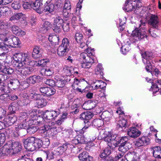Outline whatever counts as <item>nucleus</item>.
<instances>
[{
	"mask_svg": "<svg viewBox=\"0 0 161 161\" xmlns=\"http://www.w3.org/2000/svg\"><path fill=\"white\" fill-rule=\"evenodd\" d=\"M41 2V0H36L34 2L31 3L32 6L31 8L39 14H41L42 12L41 6L42 5V3Z\"/></svg>",
	"mask_w": 161,
	"mask_h": 161,
	"instance_id": "obj_21",
	"label": "nucleus"
},
{
	"mask_svg": "<svg viewBox=\"0 0 161 161\" xmlns=\"http://www.w3.org/2000/svg\"><path fill=\"white\" fill-rule=\"evenodd\" d=\"M9 10V8L7 6L0 7V17L1 16H5Z\"/></svg>",
	"mask_w": 161,
	"mask_h": 161,
	"instance_id": "obj_37",
	"label": "nucleus"
},
{
	"mask_svg": "<svg viewBox=\"0 0 161 161\" xmlns=\"http://www.w3.org/2000/svg\"><path fill=\"white\" fill-rule=\"evenodd\" d=\"M53 82V84H52L53 86H56L58 87H63L64 86V80H57L55 81L54 80H51V82Z\"/></svg>",
	"mask_w": 161,
	"mask_h": 161,
	"instance_id": "obj_35",
	"label": "nucleus"
},
{
	"mask_svg": "<svg viewBox=\"0 0 161 161\" xmlns=\"http://www.w3.org/2000/svg\"><path fill=\"white\" fill-rule=\"evenodd\" d=\"M70 10H68L67 8L64 7V9L63 10V15L66 17H68L69 16V11Z\"/></svg>",
	"mask_w": 161,
	"mask_h": 161,
	"instance_id": "obj_63",
	"label": "nucleus"
},
{
	"mask_svg": "<svg viewBox=\"0 0 161 161\" xmlns=\"http://www.w3.org/2000/svg\"><path fill=\"white\" fill-rule=\"evenodd\" d=\"M54 22L53 29L54 32H58L63 23V20L61 17L58 16L54 19Z\"/></svg>",
	"mask_w": 161,
	"mask_h": 161,
	"instance_id": "obj_13",
	"label": "nucleus"
},
{
	"mask_svg": "<svg viewBox=\"0 0 161 161\" xmlns=\"http://www.w3.org/2000/svg\"><path fill=\"white\" fill-rule=\"evenodd\" d=\"M41 130H43V132L47 137L49 138L50 132V126L48 125H45L43 127L40 128Z\"/></svg>",
	"mask_w": 161,
	"mask_h": 161,
	"instance_id": "obj_30",
	"label": "nucleus"
},
{
	"mask_svg": "<svg viewBox=\"0 0 161 161\" xmlns=\"http://www.w3.org/2000/svg\"><path fill=\"white\" fill-rule=\"evenodd\" d=\"M143 58L142 61L145 66V69L147 71L150 72L152 68L150 60L153 58L154 56L152 52H145L142 54Z\"/></svg>",
	"mask_w": 161,
	"mask_h": 161,
	"instance_id": "obj_5",
	"label": "nucleus"
},
{
	"mask_svg": "<svg viewBox=\"0 0 161 161\" xmlns=\"http://www.w3.org/2000/svg\"><path fill=\"white\" fill-rule=\"evenodd\" d=\"M28 117L27 114L25 112L21 113L19 116V119L22 122H26L28 120Z\"/></svg>",
	"mask_w": 161,
	"mask_h": 161,
	"instance_id": "obj_38",
	"label": "nucleus"
},
{
	"mask_svg": "<svg viewBox=\"0 0 161 161\" xmlns=\"http://www.w3.org/2000/svg\"><path fill=\"white\" fill-rule=\"evenodd\" d=\"M61 26L64 31L67 32L69 30V28L68 23H63V24Z\"/></svg>",
	"mask_w": 161,
	"mask_h": 161,
	"instance_id": "obj_56",
	"label": "nucleus"
},
{
	"mask_svg": "<svg viewBox=\"0 0 161 161\" xmlns=\"http://www.w3.org/2000/svg\"><path fill=\"white\" fill-rule=\"evenodd\" d=\"M92 124L94 126L98 127H99L103 125V122L102 119H97L93 121Z\"/></svg>",
	"mask_w": 161,
	"mask_h": 161,
	"instance_id": "obj_39",
	"label": "nucleus"
},
{
	"mask_svg": "<svg viewBox=\"0 0 161 161\" xmlns=\"http://www.w3.org/2000/svg\"><path fill=\"white\" fill-rule=\"evenodd\" d=\"M30 96L31 99L36 101V105L38 108H42L47 105V103L46 100L44 98H42V96L40 94L30 93Z\"/></svg>",
	"mask_w": 161,
	"mask_h": 161,
	"instance_id": "obj_8",
	"label": "nucleus"
},
{
	"mask_svg": "<svg viewBox=\"0 0 161 161\" xmlns=\"http://www.w3.org/2000/svg\"><path fill=\"white\" fill-rule=\"evenodd\" d=\"M124 157L125 158L124 160L126 159L127 161H137V156L134 152L128 153Z\"/></svg>",
	"mask_w": 161,
	"mask_h": 161,
	"instance_id": "obj_23",
	"label": "nucleus"
},
{
	"mask_svg": "<svg viewBox=\"0 0 161 161\" xmlns=\"http://www.w3.org/2000/svg\"><path fill=\"white\" fill-rule=\"evenodd\" d=\"M5 140V134L3 133L0 132V147L3 144Z\"/></svg>",
	"mask_w": 161,
	"mask_h": 161,
	"instance_id": "obj_51",
	"label": "nucleus"
},
{
	"mask_svg": "<svg viewBox=\"0 0 161 161\" xmlns=\"http://www.w3.org/2000/svg\"><path fill=\"white\" fill-rule=\"evenodd\" d=\"M130 137L125 136L121 137L117 142L119 147L118 150L121 152L120 154H119L114 158L115 161H125L124 160L123 156L124 153L129 150L131 147V144L128 142Z\"/></svg>",
	"mask_w": 161,
	"mask_h": 161,
	"instance_id": "obj_2",
	"label": "nucleus"
},
{
	"mask_svg": "<svg viewBox=\"0 0 161 161\" xmlns=\"http://www.w3.org/2000/svg\"><path fill=\"white\" fill-rule=\"evenodd\" d=\"M84 122L85 126L82 129L83 131H84L85 129L88 128L91 125V122L89 121V120L84 121Z\"/></svg>",
	"mask_w": 161,
	"mask_h": 161,
	"instance_id": "obj_61",
	"label": "nucleus"
},
{
	"mask_svg": "<svg viewBox=\"0 0 161 161\" xmlns=\"http://www.w3.org/2000/svg\"><path fill=\"white\" fill-rule=\"evenodd\" d=\"M6 114V111L4 109L0 108V119L3 118Z\"/></svg>",
	"mask_w": 161,
	"mask_h": 161,
	"instance_id": "obj_64",
	"label": "nucleus"
},
{
	"mask_svg": "<svg viewBox=\"0 0 161 161\" xmlns=\"http://www.w3.org/2000/svg\"><path fill=\"white\" fill-rule=\"evenodd\" d=\"M103 68L102 65L101 64H98L95 69V71L96 75L100 74L102 75Z\"/></svg>",
	"mask_w": 161,
	"mask_h": 161,
	"instance_id": "obj_40",
	"label": "nucleus"
},
{
	"mask_svg": "<svg viewBox=\"0 0 161 161\" xmlns=\"http://www.w3.org/2000/svg\"><path fill=\"white\" fill-rule=\"evenodd\" d=\"M127 134L130 137L136 138L140 135L141 132L135 127H133L128 130Z\"/></svg>",
	"mask_w": 161,
	"mask_h": 161,
	"instance_id": "obj_20",
	"label": "nucleus"
},
{
	"mask_svg": "<svg viewBox=\"0 0 161 161\" xmlns=\"http://www.w3.org/2000/svg\"><path fill=\"white\" fill-rule=\"evenodd\" d=\"M12 7L15 10H18L20 8L21 5L19 1H14L12 4Z\"/></svg>",
	"mask_w": 161,
	"mask_h": 161,
	"instance_id": "obj_48",
	"label": "nucleus"
},
{
	"mask_svg": "<svg viewBox=\"0 0 161 161\" xmlns=\"http://www.w3.org/2000/svg\"><path fill=\"white\" fill-rule=\"evenodd\" d=\"M151 151L153 156L157 158H161V147L159 146H154L151 148Z\"/></svg>",
	"mask_w": 161,
	"mask_h": 161,
	"instance_id": "obj_16",
	"label": "nucleus"
},
{
	"mask_svg": "<svg viewBox=\"0 0 161 161\" xmlns=\"http://www.w3.org/2000/svg\"><path fill=\"white\" fill-rule=\"evenodd\" d=\"M69 51L68 48L59 46L58 49V54L59 56H63L67 54Z\"/></svg>",
	"mask_w": 161,
	"mask_h": 161,
	"instance_id": "obj_29",
	"label": "nucleus"
},
{
	"mask_svg": "<svg viewBox=\"0 0 161 161\" xmlns=\"http://www.w3.org/2000/svg\"><path fill=\"white\" fill-rule=\"evenodd\" d=\"M153 86V88L158 90L159 88H161V80L158 79H156Z\"/></svg>",
	"mask_w": 161,
	"mask_h": 161,
	"instance_id": "obj_44",
	"label": "nucleus"
},
{
	"mask_svg": "<svg viewBox=\"0 0 161 161\" xmlns=\"http://www.w3.org/2000/svg\"><path fill=\"white\" fill-rule=\"evenodd\" d=\"M9 26V24L0 21V28L1 29H7Z\"/></svg>",
	"mask_w": 161,
	"mask_h": 161,
	"instance_id": "obj_62",
	"label": "nucleus"
},
{
	"mask_svg": "<svg viewBox=\"0 0 161 161\" xmlns=\"http://www.w3.org/2000/svg\"><path fill=\"white\" fill-rule=\"evenodd\" d=\"M13 66L15 67H17L19 69H21V68L23 66V63H19V62L14 61L12 63Z\"/></svg>",
	"mask_w": 161,
	"mask_h": 161,
	"instance_id": "obj_53",
	"label": "nucleus"
},
{
	"mask_svg": "<svg viewBox=\"0 0 161 161\" xmlns=\"http://www.w3.org/2000/svg\"><path fill=\"white\" fill-rule=\"evenodd\" d=\"M11 30L12 32L17 36H23L26 34V32L19 28L18 26L13 25L11 27Z\"/></svg>",
	"mask_w": 161,
	"mask_h": 161,
	"instance_id": "obj_19",
	"label": "nucleus"
},
{
	"mask_svg": "<svg viewBox=\"0 0 161 161\" xmlns=\"http://www.w3.org/2000/svg\"><path fill=\"white\" fill-rule=\"evenodd\" d=\"M13 58L14 61L23 63V65L27 64L32 66L34 63V62L32 61L29 63L28 62L29 60L28 55L25 53L20 52L16 53L13 55Z\"/></svg>",
	"mask_w": 161,
	"mask_h": 161,
	"instance_id": "obj_6",
	"label": "nucleus"
},
{
	"mask_svg": "<svg viewBox=\"0 0 161 161\" xmlns=\"http://www.w3.org/2000/svg\"><path fill=\"white\" fill-rule=\"evenodd\" d=\"M23 142L24 147L28 151H33L39 149L42 147V140L34 137L31 136L24 139Z\"/></svg>",
	"mask_w": 161,
	"mask_h": 161,
	"instance_id": "obj_3",
	"label": "nucleus"
},
{
	"mask_svg": "<svg viewBox=\"0 0 161 161\" xmlns=\"http://www.w3.org/2000/svg\"><path fill=\"white\" fill-rule=\"evenodd\" d=\"M78 158L81 161H92V157L90 156L86 151L80 153Z\"/></svg>",
	"mask_w": 161,
	"mask_h": 161,
	"instance_id": "obj_22",
	"label": "nucleus"
},
{
	"mask_svg": "<svg viewBox=\"0 0 161 161\" xmlns=\"http://www.w3.org/2000/svg\"><path fill=\"white\" fill-rule=\"evenodd\" d=\"M44 30L46 31H49L50 29V23L48 21H45L43 25Z\"/></svg>",
	"mask_w": 161,
	"mask_h": 161,
	"instance_id": "obj_50",
	"label": "nucleus"
},
{
	"mask_svg": "<svg viewBox=\"0 0 161 161\" xmlns=\"http://www.w3.org/2000/svg\"><path fill=\"white\" fill-rule=\"evenodd\" d=\"M43 11L46 14L50 13V1L48 0L45 4Z\"/></svg>",
	"mask_w": 161,
	"mask_h": 161,
	"instance_id": "obj_32",
	"label": "nucleus"
},
{
	"mask_svg": "<svg viewBox=\"0 0 161 161\" xmlns=\"http://www.w3.org/2000/svg\"><path fill=\"white\" fill-rule=\"evenodd\" d=\"M67 115L68 114L67 113H63L62 115L61 118L56 121L55 124H57L58 125H61L67 119Z\"/></svg>",
	"mask_w": 161,
	"mask_h": 161,
	"instance_id": "obj_34",
	"label": "nucleus"
},
{
	"mask_svg": "<svg viewBox=\"0 0 161 161\" xmlns=\"http://www.w3.org/2000/svg\"><path fill=\"white\" fill-rule=\"evenodd\" d=\"M110 115V114L108 111L104 112L102 114V116L104 117L103 118L106 120L109 119V117Z\"/></svg>",
	"mask_w": 161,
	"mask_h": 161,
	"instance_id": "obj_54",
	"label": "nucleus"
},
{
	"mask_svg": "<svg viewBox=\"0 0 161 161\" xmlns=\"http://www.w3.org/2000/svg\"><path fill=\"white\" fill-rule=\"evenodd\" d=\"M82 37L83 36L82 34L79 33H76L75 34V38L77 42H80V41L82 40Z\"/></svg>",
	"mask_w": 161,
	"mask_h": 161,
	"instance_id": "obj_49",
	"label": "nucleus"
},
{
	"mask_svg": "<svg viewBox=\"0 0 161 161\" xmlns=\"http://www.w3.org/2000/svg\"><path fill=\"white\" fill-rule=\"evenodd\" d=\"M23 14L21 13L15 14L10 17L9 20L11 21L19 20L22 16Z\"/></svg>",
	"mask_w": 161,
	"mask_h": 161,
	"instance_id": "obj_42",
	"label": "nucleus"
},
{
	"mask_svg": "<svg viewBox=\"0 0 161 161\" xmlns=\"http://www.w3.org/2000/svg\"><path fill=\"white\" fill-rule=\"evenodd\" d=\"M77 139L80 143L83 144L85 143V139L84 136L82 135L76 136Z\"/></svg>",
	"mask_w": 161,
	"mask_h": 161,
	"instance_id": "obj_52",
	"label": "nucleus"
},
{
	"mask_svg": "<svg viewBox=\"0 0 161 161\" xmlns=\"http://www.w3.org/2000/svg\"><path fill=\"white\" fill-rule=\"evenodd\" d=\"M37 130V128L36 126H33L27 128V133L30 134H32L36 132Z\"/></svg>",
	"mask_w": 161,
	"mask_h": 161,
	"instance_id": "obj_47",
	"label": "nucleus"
},
{
	"mask_svg": "<svg viewBox=\"0 0 161 161\" xmlns=\"http://www.w3.org/2000/svg\"><path fill=\"white\" fill-rule=\"evenodd\" d=\"M30 93L29 94L25 92L20 94V96L21 98L26 99H28L27 100V104L28 103V102L30 101L29 100L31 99V98L30 97Z\"/></svg>",
	"mask_w": 161,
	"mask_h": 161,
	"instance_id": "obj_46",
	"label": "nucleus"
},
{
	"mask_svg": "<svg viewBox=\"0 0 161 161\" xmlns=\"http://www.w3.org/2000/svg\"><path fill=\"white\" fill-rule=\"evenodd\" d=\"M150 139L147 136H143L139 138L136 141V145L140 147L148 144L150 142Z\"/></svg>",
	"mask_w": 161,
	"mask_h": 161,
	"instance_id": "obj_15",
	"label": "nucleus"
},
{
	"mask_svg": "<svg viewBox=\"0 0 161 161\" xmlns=\"http://www.w3.org/2000/svg\"><path fill=\"white\" fill-rule=\"evenodd\" d=\"M20 84L19 80L16 79H10L8 81V87L14 90L18 88Z\"/></svg>",
	"mask_w": 161,
	"mask_h": 161,
	"instance_id": "obj_17",
	"label": "nucleus"
},
{
	"mask_svg": "<svg viewBox=\"0 0 161 161\" xmlns=\"http://www.w3.org/2000/svg\"><path fill=\"white\" fill-rule=\"evenodd\" d=\"M123 9L127 12H129L134 10L135 7L130 0L127 1L123 7Z\"/></svg>",
	"mask_w": 161,
	"mask_h": 161,
	"instance_id": "obj_28",
	"label": "nucleus"
},
{
	"mask_svg": "<svg viewBox=\"0 0 161 161\" xmlns=\"http://www.w3.org/2000/svg\"><path fill=\"white\" fill-rule=\"evenodd\" d=\"M93 114L90 112H86L81 114L80 116V118L81 119L89 120L93 116Z\"/></svg>",
	"mask_w": 161,
	"mask_h": 161,
	"instance_id": "obj_25",
	"label": "nucleus"
},
{
	"mask_svg": "<svg viewBox=\"0 0 161 161\" xmlns=\"http://www.w3.org/2000/svg\"><path fill=\"white\" fill-rule=\"evenodd\" d=\"M50 89V88L49 87H41L40 88V91L41 93H42L46 95L47 97H49L50 96V94L49 91Z\"/></svg>",
	"mask_w": 161,
	"mask_h": 161,
	"instance_id": "obj_43",
	"label": "nucleus"
},
{
	"mask_svg": "<svg viewBox=\"0 0 161 161\" xmlns=\"http://www.w3.org/2000/svg\"><path fill=\"white\" fill-rule=\"evenodd\" d=\"M92 53L91 52L86 53H83L80 54V58L83 60L81 63V67L84 68H90L92 63H94V57L92 56Z\"/></svg>",
	"mask_w": 161,
	"mask_h": 161,
	"instance_id": "obj_4",
	"label": "nucleus"
},
{
	"mask_svg": "<svg viewBox=\"0 0 161 161\" xmlns=\"http://www.w3.org/2000/svg\"><path fill=\"white\" fill-rule=\"evenodd\" d=\"M59 38L56 35L52 36L51 38V45L57 46L58 44Z\"/></svg>",
	"mask_w": 161,
	"mask_h": 161,
	"instance_id": "obj_36",
	"label": "nucleus"
},
{
	"mask_svg": "<svg viewBox=\"0 0 161 161\" xmlns=\"http://www.w3.org/2000/svg\"><path fill=\"white\" fill-rule=\"evenodd\" d=\"M108 132L103 130L100 132L99 136L101 137L102 139H104V141L107 142L108 146L109 147L113 148V145L115 142V138L114 136L110 135Z\"/></svg>",
	"mask_w": 161,
	"mask_h": 161,
	"instance_id": "obj_7",
	"label": "nucleus"
},
{
	"mask_svg": "<svg viewBox=\"0 0 161 161\" xmlns=\"http://www.w3.org/2000/svg\"><path fill=\"white\" fill-rule=\"evenodd\" d=\"M95 83L96 84L95 87L96 88L103 89L106 86V83L102 80H96Z\"/></svg>",
	"mask_w": 161,
	"mask_h": 161,
	"instance_id": "obj_33",
	"label": "nucleus"
},
{
	"mask_svg": "<svg viewBox=\"0 0 161 161\" xmlns=\"http://www.w3.org/2000/svg\"><path fill=\"white\" fill-rule=\"evenodd\" d=\"M5 43V44L3 43H2V45L1 46V48H0V50H3L5 52H7L8 51V48L7 47H8V46H7V44H8V43Z\"/></svg>",
	"mask_w": 161,
	"mask_h": 161,
	"instance_id": "obj_59",
	"label": "nucleus"
},
{
	"mask_svg": "<svg viewBox=\"0 0 161 161\" xmlns=\"http://www.w3.org/2000/svg\"><path fill=\"white\" fill-rule=\"evenodd\" d=\"M69 42L68 39L67 38H64L62 41V44L59 46L69 49Z\"/></svg>",
	"mask_w": 161,
	"mask_h": 161,
	"instance_id": "obj_41",
	"label": "nucleus"
},
{
	"mask_svg": "<svg viewBox=\"0 0 161 161\" xmlns=\"http://www.w3.org/2000/svg\"><path fill=\"white\" fill-rule=\"evenodd\" d=\"M2 71L5 74L10 75L13 73L14 70L13 69L9 67H5L4 68H3Z\"/></svg>",
	"mask_w": 161,
	"mask_h": 161,
	"instance_id": "obj_45",
	"label": "nucleus"
},
{
	"mask_svg": "<svg viewBox=\"0 0 161 161\" xmlns=\"http://www.w3.org/2000/svg\"><path fill=\"white\" fill-rule=\"evenodd\" d=\"M17 120L16 116L10 114L7 116L3 119L5 125L6 127L12 125Z\"/></svg>",
	"mask_w": 161,
	"mask_h": 161,
	"instance_id": "obj_14",
	"label": "nucleus"
},
{
	"mask_svg": "<svg viewBox=\"0 0 161 161\" xmlns=\"http://www.w3.org/2000/svg\"><path fill=\"white\" fill-rule=\"evenodd\" d=\"M64 7V8H67L68 10L71 9V5L69 0H66L65 1Z\"/></svg>",
	"mask_w": 161,
	"mask_h": 161,
	"instance_id": "obj_58",
	"label": "nucleus"
},
{
	"mask_svg": "<svg viewBox=\"0 0 161 161\" xmlns=\"http://www.w3.org/2000/svg\"><path fill=\"white\" fill-rule=\"evenodd\" d=\"M82 87L83 83L79 80L75 78L74 79L73 83L72 85V87L75 90H76L78 92L81 93H83L85 92V89H82L78 87Z\"/></svg>",
	"mask_w": 161,
	"mask_h": 161,
	"instance_id": "obj_18",
	"label": "nucleus"
},
{
	"mask_svg": "<svg viewBox=\"0 0 161 161\" xmlns=\"http://www.w3.org/2000/svg\"><path fill=\"white\" fill-rule=\"evenodd\" d=\"M22 6L25 9H30L32 7L31 3H30L27 2H24L22 5Z\"/></svg>",
	"mask_w": 161,
	"mask_h": 161,
	"instance_id": "obj_57",
	"label": "nucleus"
},
{
	"mask_svg": "<svg viewBox=\"0 0 161 161\" xmlns=\"http://www.w3.org/2000/svg\"><path fill=\"white\" fill-rule=\"evenodd\" d=\"M17 104L15 102H13L10 104L8 107L10 114H13L15 113L16 111L17 110Z\"/></svg>",
	"mask_w": 161,
	"mask_h": 161,
	"instance_id": "obj_31",
	"label": "nucleus"
},
{
	"mask_svg": "<svg viewBox=\"0 0 161 161\" xmlns=\"http://www.w3.org/2000/svg\"><path fill=\"white\" fill-rule=\"evenodd\" d=\"M50 143L49 139L48 138H45V140L43 142H42V145L44 147L46 148L48 147Z\"/></svg>",
	"mask_w": 161,
	"mask_h": 161,
	"instance_id": "obj_55",
	"label": "nucleus"
},
{
	"mask_svg": "<svg viewBox=\"0 0 161 161\" xmlns=\"http://www.w3.org/2000/svg\"><path fill=\"white\" fill-rule=\"evenodd\" d=\"M73 131L71 130H67L65 132V135L66 137L68 138H72L73 136Z\"/></svg>",
	"mask_w": 161,
	"mask_h": 161,
	"instance_id": "obj_60",
	"label": "nucleus"
},
{
	"mask_svg": "<svg viewBox=\"0 0 161 161\" xmlns=\"http://www.w3.org/2000/svg\"><path fill=\"white\" fill-rule=\"evenodd\" d=\"M42 80V77L39 76L35 75L31 76L27 79L26 81H24L23 82L22 86H23V88L25 89L27 88L29 85L28 83L34 84L36 83H39Z\"/></svg>",
	"mask_w": 161,
	"mask_h": 161,
	"instance_id": "obj_11",
	"label": "nucleus"
},
{
	"mask_svg": "<svg viewBox=\"0 0 161 161\" xmlns=\"http://www.w3.org/2000/svg\"><path fill=\"white\" fill-rule=\"evenodd\" d=\"M5 42L8 43L7 46L15 47L20 44V41L19 38L13 36H8L4 39Z\"/></svg>",
	"mask_w": 161,
	"mask_h": 161,
	"instance_id": "obj_10",
	"label": "nucleus"
},
{
	"mask_svg": "<svg viewBox=\"0 0 161 161\" xmlns=\"http://www.w3.org/2000/svg\"><path fill=\"white\" fill-rule=\"evenodd\" d=\"M22 148L21 144L18 142H13L12 141H10L1 149L0 154L1 153L3 155H13L20 151Z\"/></svg>",
	"mask_w": 161,
	"mask_h": 161,
	"instance_id": "obj_1",
	"label": "nucleus"
},
{
	"mask_svg": "<svg viewBox=\"0 0 161 161\" xmlns=\"http://www.w3.org/2000/svg\"><path fill=\"white\" fill-rule=\"evenodd\" d=\"M144 14L142 16L146 17V19L148 20V23L153 27V28H158V17L154 15H153L149 13L148 11H144Z\"/></svg>",
	"mask_w": 161,
	"mask_h": 161,
	"instance_id": "obj_9",
	"label": "nucleus"
},
{
	"mask_svg": "<svg viewBox=\"0 0 161 161\" xmlns=\"http://www.w3.org/2000/svg\"><path fill=\"white\" fill-rule=\"evenodd\" d=\"M146 31L145 29L143 30L136 29L133 31L131 34L133 37V38L136 41H138L147 37Z\"/></svg>",
	"mask_w": 161,
	"mask_h": 161,
	"instance_id": "obj_12",
	"label": "nucleus"
},
{
	"mask_svg": "<svg viewBox=\"0 0 161 161\" xmlns=\"http://www.w3.org/2000/svg\"><path fill=\"white\" fill-rule=\"evenodd\" d=\"M32 56L35 59H37L41 56V53L40 52V48L37 46L35 47L32 53Z\"/></svg>",
	"mask_w": 161,
	"mask_h": 161,
	"instance_id": "obj_27",
	"label": "nucleus"
},
{
	"mask_svg": "<svg viewBox=\"0 0 161 161\" xmlns=\"http://www.w3.org/2000/svg\"><path fill=\"white\" fill-rule=\"evenodd\" d=\"M34 70L32 67H26L21 69L19 70V72H20V73L22 75H26L31 74L33 71Z\"/></svg>",
	"mask_w": 161,
	"mask_h": 161,
	"instance_id": "obj_26",
	"label": "nucleus"
},
{
	"mask_svg": "<svg viewBox=\"0 0 161 161\" xmlns=\"http://www.w3.org/2000/svg\"><path fill=\"white\" fill-rule=\"evenodd\" d=\"M126 120L123 117H119L116 120L117 127L118 128H122L126 127Z\"/></svg>",
	"mask_w": 161,
	"mask_h": 161,
	"instance_id": "obj_24",
	"label": "nucleus"
}]
</instances>
